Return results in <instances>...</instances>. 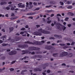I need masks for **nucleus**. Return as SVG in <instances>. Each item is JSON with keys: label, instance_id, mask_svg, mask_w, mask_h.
I'll return each mask as SVG.
<instances>
[{"label": "nucleus", "instance_id": "obj_11", "mask_svg": "<svg viewBox=\"0 0 75 75\" xmlns=\"http://www.w3.org/2000/svg\"><path fill=\"white\" fill-rule=\"evenodd\" d=\"M42 70L41 69H40L39 68H38V67H36L34 69V71H39V72L40 71H41Z\"/></svg>", "mask_w": 75, "mask_h": 75}, {"label": "nucleus", "instance_id": "obj_63", "mask_svg": "<svg viewBox=\"0 0 75 75\" xmlns=\"http://www.w3.org/2000/svg\"><path fill=\"white\" fill-rule=\"evenodd\" d=\"M57 28L59 30V29H60V28H61V27H60V26H57Z\"/></svg>", "mask_w": 75, "mask_h": 75}, {"label": "nucleus", "instance_id": "obj_3", "mask_svg": "<svg viewBox=\"0 0 75 75\" xmlns=\"http://www.w3.org/2000/svg\"><path fill=\"white\" fill-rule=\"evenodd\" d=\"M38 31H39L40 32H41L43 34H49L50 32L47 30H42V29H39L38 30Z\"/></svg>", "mask_w": 75, "mask_h": 75}, {"label": "nucleus", "instance_id": "obj_51", "mask_svg": "<svg viewBox=\"0 0 75 75\" xmlns=\"http://www.w3.org/2000/svg\"><path fill=\"white\" fill-rule=\"evenodd\" d=\"M38 57L40 58H42V56L40 55H38Z\"/></svg>", "mask_w": 75, "mask_h": 75}, {"label": "nucleus", "instance_id": "obj_27", "mask_svg": "<svg viewBox=\"0 0 75 75\" xmlns=\"http://www.w3.org/2000/svg\"><path fill=\"white\" fill-rule=\"evenodd\" d=\"M72 8V6H69L67 7V8H68V9H71Z\"/></svg>", "mask_w": 75, "mask_h": 75}, {"label": "nucleus", "instance_id": "obj_28", "mask_svg": "<svg viewBox=\"0 0 75 75\" xmlns=\"http://www.w3.org/2000/svg\"><path fill=\"white\" fill-rule=\"evenodd\" d=\"M24 33H26V31H24V32H23V31H22V32H21L20 33V34H21V35H22V34H24Z\"/></svg>", "mask_w": 75, "mask_h": 75}, {"label": "nucleus", "instance_id": "obj_42", "mask_svg": "<svg viewBox=\"0 0 75 75\" xmlns=\"http://www.w3.org/2000/svg\"><path fill=\"white\" fill-rule=\"evenodd\" d=\"M49 39L50 40H54V39H55V38L54 37H50L49 38Z\"/></svg>", "mask_w": 75, "mask_h": 75}, {"label": "nucleus", "instance_id": "obj_14", "mask_svg": "<svg viewBox=\"0 0 75 75\" xmlns=\"http://www.w3.org/2000/svg\"><path fill=\"white\" fill-rule=\"evenodd\" d=\"M34 14H35V12H34V13L32 12L31 13H28L27 14V16L34 15Z\"/></svg>", "mask_w": 75, "mask_h": 75}, {"label": "nucleus", "instance_id": "obj_5", "mask_svg": "<svg viewBox=\"0 0 75 75\" xmlns=\"http://www.w3.org/2000/svg\"><path fill=\"white\" fill-rule=\"evenodd\" d=\"M30 50H22V52L23 53H22V55L23 54H31V52H30Z\"/></svg>", "mask_w": 75, "mask_h": 75}, {"label": "nucleus", "instance_id": "obj_48", "mask_svg": "<svg viewBox=\"0 0 75 75\" xmlns=\"http://www.w3.org/2000/svg\"><path fill=\"white\" fill-rule=\"evenodd\" d=\"M33 4L35 5V6H37V4L35 2H34L33 3Z\"/></svg>", "mask_w": 75, "mask_h": 75}, {"label": "nucleus", "instance_id": "obj_25", "mask_svg": "<svg viewBox=\"0 0 75 75\" xmlns=\"http://www.w3.org/2000/svg\"><path fill=\"white\" fill-rule=\"evenodd\" d=\"M69 47L67 46H66L63 47L64 49H67V48H68Z\"/></svg>", "mask_w": 75, "mask_h": 75}, {"label": "nucleus", "instance_id": "obj_18", "mask_svg": "<svg viewBox=\"0 0 75 75\" xmlns=\"http://www.w3.org/2000/svg\"><path fill=\"white\" fill-rule=\"evenodd\" d=\"M7 4V3L5 2H1L0 4L1 6H2V5H3V4Z\"/></svg>", "mask_w": 75, "mask_h": 75}, {"label": "nucleus", "instance_id": "obj_23", "mask_svg": "<svg viewBox=\"0 0 75 75\" xmlns=\"http://www.w3.org/2000/svg\"><path fill=\"white\" fill-rule=\"evenodd\" d=\"M22 4V3H19V4H18V6H19V7H20V8H22L21 5Z\"/></svg>", "mask_w": 75, "mask_h": 75}, {"label": "nucleus", "instance_id": "obj_2", "mask_svg": "<svg viewBox=\"0 0 75 75\" xmlns=\"http://www.w3.org/2000/svg\"><path fill=\"white\" fill-rule=\"evenodd\" d=\"M28 49L30 51H33V50H38V51H40V48L34 47H30L28 48Z\"/></svg>", "mask_w": 75, "mask_h": 75}, {"label": "nucleus", "instance_id": "obj_8", "mask_svg": "<svg viewBox=\"0 0 75 75\" xmlns=\"http://www.w3.org/2000/svg\"><path fill=\"white\" fill-rule=\"evenodd\" d=\"M45 49H47V50H53V48H54L53 47H52L51 46H46L45 47Z\"/></svg>", "mask_w": 75, "mask_h": 75}, {"label": "nucleus", "instance_id": "obj_53", "mask_svg": "<svg viewBox=\"0 0 75 75\" xmlns=\"http://www.w3.org/2000/svg\"><path fill=\"white\" fill-rule=\"evenodd\" d=\"M15 62H16V61H13L11 62V64H14Z\"/></svg>", "mask_w": 75, "mask_h": 75}, {"label": "nucleus", "instance_id": "obj_13", "mask_svg": "<svg viewBox=\"0 0 75 75\" xmlns=\"http://www.w3.org/2000/svg\"><path fill=\"white\" fill-rule=\"evenodd\" d=\"M54 37H56V38H62V36L60 35H54Z\"/></svg>", "mask_w": 75, "mask_h": 75}, {"label": "nucleus", "instance_id": "obj_43", "mask_svg": "<svg viewBox=\"0 0 75 75\" xmlns=\"http://www.w3.org/2000/svg\"><path fill=\"white\" fill-rule=\"evenodd\" d=\"M75 43V42H72V43L71 44V45H74V44Z\"/></svg>", "mask_w": 75, "mask_h": 75}, {"label": "nucleus", "instance_id": "obj_40", "mask_svg": "<svg viewBox=\"0 0 75 75\" xmlns=\"http://www.w3.org/2000/svg\"><path fill=\"white\" fill-rule=\"evenodd\" d=\"M25 30V28H21V31H23L24 30Z\"/></svg>", "mask_w": 75, "mask_h": 75}, {"label": "nucleus", "instance_id": "obj_47", "mask_svg": "<svg viewBox=\"0 0 75 75\" xmlns=\"http://www.w3.org/2000/svg\"><path fill=\"white\" fill-rule=\"evenodd\" d=\"M31 55H34L35 54V52H33L31 53Z\"/></svg>", "mask_w": 75, "mask_h": 75}, {"label": "nucleus", "instance_id": "obj_45", "mask_svg": "<svg viewBox=\"0 0 75 75\" xmlns=\"http://www.w3.org/2000/svg\"><path fill=\"white\" fill-rule=\"evenodd\" d=\"M10 71H14V69L13 68H11L10 69Z\"/></svg>", "mask_w": 75, "mask_h": 75}, {"label": "nucleus", "instance_id": "obj_55", "mask_svg": "<svg viewBox=\"0 0 75 75\" xmlns=\"http://www.w3.org/2000/svg\"><path fill=\"white\" fill-rule=\"evenodd\" d=\"M69 72H71V73H74V71H69Z\"/></svg>", "mask_w": 75, "mask_h": 75}, {"label": "nucleus", "instance_id": "obj_22", "mask_svg": "<svg viewBox=\"0 0 75 75\" xmlns=\"http://www.w3.org/2000/svg\"><path fill=\"white\" fill-rule=\"evenodd\" d=\"M61 27H62V29L63 30L65 31V29H66V27H65L64 26L62 25V26Z\"/></svg>", "mask_w": 75, "mask_h": 75}, {"label": "nucleus", "instance_id": "obj_9", "mask_svg": "<svg viewBox=\"0 0 75 75\" xmlns=\"http://www.w3.org/2000/svg\"><path fill=\"white\" fill-rule=\"evenodd\" d=\"M17 54V51L13 50L10 52V55H16Z\"/></svg>", "mask_w": 75, "mask_h": 75}, {"label": "nucleus", "instance_id": "obj_50", "mask_svg": "<svg viewBox=\"0 0 75 75\" xmlns=\"http://www.w3.org/2000/svg\"><path fill=\"white\" fill-rule=\"evenodd\" d=\"M57 16H59V17H61V15H60L59 14H57Z\"/></svg>", "mask_w": 75, "mask_h": 75}, {"label": "nucleus", "instance_id": "obj_20", "mask_svg": "<svg viewBox=\"0 0 75 75\" xmlns=\"http://www.w3.org/2000/svg\"><path fill=\"white\" fill-rule=\"evenodd\" d=\"M17 18H18L17 16H15L14 17H11V20H15V19H16Z\"/></svg>", "mask_w": 75, "mask_h": 75}, {"label": "nucleus", "instance_id": "obj_57", "mask_svg": "<svg viewBox=\"0 0 75 75\" xmlns=\"http://www.w3.org/2000/svg\"><path fill=\"white\" fill-rule=\"evenodd\" d=\"M67 26L69 27H70L71 26V24H69Z\"/></svg>", "mask_w": 75, "mask_h": 75}, {"label": "nucleus", "instance_id": "obj_16", "mask_svg": "<svg viewBox=\"0 0 75 75\" xmlns=\"http://www.w3.org/2000/svg\"><path fill=\"white\" fill-rule=\"evenodd\" d=\"M27 72V70H22L21 71V74L22 75H24V72Z\"/></svg>", "mask_w": 75, "mask_h": 75}, {"label": "nucleus", "instance_id": "obj_26", "mask_svg": "<svg viewBox=\"0 0 75 75\" xmlns=\"http://www.w3.org/2000/svg\"><path fill=\"white\" fill-rule=\"evenodd\" d=\"M3 8L4 9H5V10H6H6H9L10 9V8L8 7L6 8H5V7H3Z\"/></svg>", "mask_w": 75, "mask_h": 75}, {"label": "nucleus", "instance_id": "obj_61", "mask_svg": "<svg viewBox=\"0 0 75 75\" xmlns=\"http://www.w3.org/2000/svg\"><path fill=\"white\" fill-rule=\"evenodd\" d=\"M28 18H30L31 19H33V17L29 16L28 17Z\"/></svg>", "mask_w": 75, "mask_h": 75}, {"label": "nucleus", "instance_id": "obj_19", "mask_svg": "<svg viewBox=\"0 0 75 75\" xmlns=\"http://www.w3.org/2000/svg\"><path fill=\"white\" fill-rule=\"evenodd\" d=\"M50 4H55V2L54 1H50Z\"/></svg>", "mask_w": 75, "mask_h": 75}, {"label": "nucleus", "instance_id": "obj_30", "mask_svg": "<svg viewBox=\"0 0 75 75\" xmlns=\"http://www.w3.org/2000/svg\"><path fill=\"white\" fill-rule=\"evenodd\" d=\"M4 69H5V67H4L3 69H0V72H2Z\"/></svg>", "mask_w": 75, "mask_h": 75}, {"label": "nucleus", "instance_id": "obj_12", "mask_svg": "<svg viewBox=\"0 0 75 75\" xmlns=\"http://www.w3.org/2000/svg\"><path fill=\"white\" fill-rule=\"evenodd\" d=\"M45 13H54V11H53V10H47L45 11Z\"/></svg>", "mask_w": 75, "mask_h": 75}, {"label": "nucleus", "instance_id": "obj_6", "mask_svg": "<svg viewBox=\"0 0 75 75\" xmlns=\"http://www.w3.org/2000/svg\"><path fill=\"white\" fill-rule=\"evenodd\" d=\"M18 47H20V48H25L28 47V45L27 44H25L23 45H18Z\"/></svg>", "mask_w": 75, "mask_h": 75}, {"label": "nucleus", "instance_id": "obj_10", "mask_svg": "<svg viewBox=\"0 0 75 75\" xmlns=\"http://www.w3.org/2000/svg\"><path fill=\"white\" fill-rule=\"evenodd\" d=\"M32 4L33 3L31 2H29V6H30L28 7V9H31V8H32L33 7V6L32 5Z\"/></svg>", "mask_w": 75, "mask_h": 75}, {"label": "nucleus", "instance_id": "obj_44", "mask_svg": "<svg viewBox=\"0 0 75 75\" xmlns=\"http://www.w3.org/2000/svg\"><path fill=\"white\" fill-rule=\"evenodd\" d=\"M70 57H72L73 56V54H72L71 53H70Z\"/></svg>", "mask_w": 75, "mask_h": 75}, {"label": "nucleus", "instance_id": "obj_31", "mask_svg": "<svg viewBox=\"0 0 75 75\" xmlns=\"http://www.w3.org/2000/svg\"><path fill=\"white\" fill-rule=\"evenodd\" d=\"M57 25H60L61 27L62 26V25H61L60 23H56Z\"/></svg>", "mask_w": 75, "mask_h": 75}, {"label": "nucleus", "instance_id": "obj_35", "mask_svg": "<svg viewBox=\"0 0 75 75\" xmlns=\"http://www.w3.org/2000/svg\"><path fill=\"white\" fill-rule=\"evenodd\" d=\"M2 46H4V47H5L6 46H7V44H6L5 43H3L2 44Z\"/></svg>", "mask_w": 75, "mask_h": 75}, {"label": "nucleus", "instance_id": "obj_32", "mask_svg": "<svg viewBox=\"0 0 75 75\" xmlns=\"http://www.w3.org/2000/svg\"><path fill=\"white\" fill-rule=\"evenodd\" d=\"M40 10V8L38 7V8H36L35 10H34V11H35V10H37V11H38V10Z\"/></svg>", "mask_w": 75, "mask_h": 75}, {"label": "nucleus", "instance_id": "obj_7", "mask_svg": "<svg viewBox=\"0 0 75 75\" xmlns=\"http://www.w3.org/2000/svg\"><path fill=\"white\" fill-rule=\"evenodd\" d=\"M34 34L35 35H37V36H41L42 35V33H40L38 32H35L34 33Z\"/></svg>", "mask_w": 75, "mask_h": 75}, {"label": "nucleus", "instance_id": "obj_36", "mask_svg": "<svg viewBox=\"0 0 75 75\" xmlns=\"http://www.w3.org/2000/svg\"><path fill=\"white\" fill-rule=\"evenodd\" d=\"M2 38H3V40H4V38L5 39H6V36L5 35V36H4L2 37Z\"/></svg>", "mask_w": 75, "mask_h": 75}, {"label": "nucleus", "instance_id": "obj_34", "mask_svg": "<svg viewBox=\"0 0 75 75\" xmlns=\"http://www.w3.org/2000/svg\"><path fill=\"white\" fill-rule=\"evenodd\" d=\"M6 59V57H3L1 58V59L2 60H4V59Z\"/></svg>", "mask_w": 75, "mask_h": 75}, {"label": "nucleus", "instance_id": "obj_33", "mask_svg": "<svg viewBox=\"0 0 75 75\" xmlns=\"http://www.w3.org/2000/svg\"><path fill=\"white\" fill-rule=\"evenodd\" d=\"M45 7L46 8H50V7H52V5H50L49 6H46Z\"/></svg>", "mask_w": 75, "mask_h": 75}, {"label": "nucleus", "instance_id": "obj_58", "mask_svg": "<svg viewBox=\"0 0 75 75\" xmlns=\"http://www.w3.org/2000/svg\"><path fill=\"white\" fill-rule=\"evenodd\" d=\"M47 73H50V70H48L47 71Z\"/></svg>", "mask_w": 75, "mask_h": 75}, {"label": "nucleus", "instance_id": "obj_39", "mask_svg": "<svg viewBox=\"0 0 75 75\" xmlns=\"http://www.w3.org/2000/svg\"><path fill=\"white\" fill-rule=\"evenodd\" d=\"M59 3H60L61 5H64V3L62 1H60Z\"/></svg>", "mask_w": 75, "mask_h": 75}, {"label": "nucleus", "instance_id": "obj_64", "mask_svg": "<svg viewBox=\"0 0 75 75\" xmlns=\"http://www.w3.org/2000/svg\"><path fill=\"white\" fill-rule=\"evenodd\" d=\"M42 74L43 75H46V74L45 72H42Z\"/></svg>", "mask_w": 75, "mask_h": 75}, {"label": "nucleus", "instance_id": "obj_17", "mask_svg": "<svg viewBox=\"0 0 75 75\" xmlns=\"http://www.w3.org/2000/svg\"><path fill=\"white\" fill-rule=\"evenodd\" d=\"M58 53H54L53 54V56L54 57H58Z\"/></svg>", "mask_w": 75, "mask_h": 75}, {"label": "nucleus", "instance_id": "obj_4", "mask_svg": "<svg viewBox=\"0 0 75 75\" xmlns=\"http://www.w3.org/2000/svg\"><path fill=\"white\" fill-rule=\"evenodd\" d=\"M67 55H68L67 52H64L60 53L59 57H63L64 56H67Z\"/></svg>", "mask_w": 75, "mask_h": 75}, {"label": "nucleus", "instance_id": "obj_59", "mask_svg": "<svg viewBox=\"0 0 75 75\" xmlns=\"http://www.w3.org/2000/svg\"><path fill=\"white\" fill-rule=\"evenodd\" d=\"M25 28H28V25H26L25 26Z\"/></svg>", "mask_w": 75, "mask_h": 75}, {"label": "nucleus", "instance_id": "obj_62", "mask_svg": "<svg viewBox=\"0 0 75 75\" xmlns=\"http://www.w3.org/2000/svg\"><path fill=\"white\" fill-rule=\"evenodd\" d=\"M36 26L37 27V28H38V27H40V25H36Z\"/></svg>", "mask_w": 75, "mask_h": 75}, {"label": "nucleus", "instance_id": "obj_56", "mask_svg": "<svg viewBox=\"0 0 75 75\" xmlns=\"http://www.w3.org/2000/svg\"><path fill=\"white\" fill-rule=\"evenodd\" d=\"M61 1H63L64 3H65V2H66L67 1V0H61Z\"/></svg>", "mask_w": 75, "mask_h": 75}, {"label": "nucleus", "instance_id": "obj_1", "mask_svg": "<svg viewBox=\"0 0 75 75\" xmlns=\"http://www.w3.org/2000/svg\"><path fill=\"white\" fill-rule=\"evenodd\" d=\"M44 42H45V41L43 40L41 42H35V43L28 41L27 42L25 41L24 43V44H32V45L35 44L37 45H42V43H44Z\"/></svg>", "mask_w": 75, "mask_h": 75}, {"label": "nucleus", "instance_id": "obj_24", "mask_svg": "<svg viewBox=\"0 0 75 75\" xmlns=\"http://www.w3.org/2000/svg\"><path fill=\"white\" fill-rule=\"evenodd\" d=\"M14 30V28L13 27H12L11 28H10V32H11V31H12Z\"/></svg>", "mask_w": 75, "mask_h": 75}, {"label": "nucleus", "instance_id": "obj_49", "mask_svg": "<svg viewBox=\"0 0 75 75\" xmlns=\"http://www.w3.org/2000/svg\"><path fill=\"white\" fill-rule=\"evenodd\" d=\"M11 10H14V8L13 7H12L11 8Z\"/></svg>", "mask_w": 75, "mask_h": 75}, {"label": "nucleus", "instance_id": "obj_41", "mask_svg": "<svg viewBox=\"0 0 75 75\" xmlns=\"http://www.w3.org/2000/svg\"><path fill=\"white\" fill-rule=\"evenodd\" d=\"M59 45H60L61 46H65V44H62V43L60 44H59Z\"/></svg>", "mask_w": 75, "mask_h": 75}, {"label": "nucleus", "instance_id": "obj_60", "mask_svg": "<svg viewBox=\"0 0 75 75\" xmlns=\"http://www.w3.org/2000/svg\"><path fill=\"white\" fill-rule=\"evenodd\" d=\"M62 66H66V64L65 63H63L62 64Z\"/></svg>", "mask_w": 75, "mask_h": 75}, {"label": "nucleus", "instance_id": "obj_15", "mask_svg": "<svg viewBox=\"0 0 75 75\" xmlns=\"http://www.w3.org/2000/svg\"><path fill=\"white\" fill-rule=\"evenodd\" d=\"M49 64L48 63H46L45 64H44V66H45V67H43V69H45L46 68V67H48V66L49 65Z\"/></svg>", "mask_w": 75, "mask_h": 75}, {"label": "nucleus", "instance_id": "obj_38", "mask_svg": "<svg viewBox=\"0 0 75 75\" xmlns=\"http://www.w3.org/2000/svg\"><path fill=\"white\" fill-rule=\"evenodd\" d=\"M69 19V18L68 17H66L65 18V21H68V20Z\"/></svg>", "mask_w": 75, "mask_h": 75}, {"label": "nucleus", "instance_id": "obj_52", "mask_svg": "<svg viewBox=\"0 0 75 75\" xmlns=\"http://www.w3.org/2000/svg\"><path fill=\"white\" fill-rule=\"evenodd\" d=\"M62 42V41L61 40H58L57 41V43H58V42Z\"/></svg>", "mask_w": 75, "mask_h": 75}, {"label": "nucleus", "instance_id": "obj_54", "mask_svg": "<svg viewBox=\"0 0 75 75\" xmlns=\"http://www.w3.org/2000/svg\"><path fill=\"white\" fill-rule=\"evenodd\" d=\"M53 16H54V14H52L50 16L51 17H52Z\"/></svg>", "mask_w": 75, "mask_h": 75}, {"label": "nucleus", "instance_id": "obj_46", "mask_svg": "<svg viewBox=\"0 0 75 75\" xmlns=\"http://www.w3.org/2000/svg\"><path fill=\"white\" fill-rule=\"evenodd\" d=\"M15 15H14V14L13 13H12L11 14V17H14Z\"/></svg>", "mask_w": 75, "mask_h": 75}, {"label": "nucleus", "instance_id": "obj_37", "mask_svg": "<svg viewBox=\"0 0 75 75\" xmlns=\"http://www.w3.org/2000/svg\"><path fill=\"white\" fill-rule=\"evenodd\" d=\"M51 21H48L47 22V24H50L51 23Z\"/></svg>", "mask_w": 75, "mask_h": 75}, {"label": "nucleus", "instance_id": "obj_21", "mask_svg": "<svg viewBox=\"0 0 75 75\" xmlns=\"http://www.w3.org/2000/svg\"><path fill=\"white\" fill-rule=\"evenodd\" d=\"M68 14H69L70 16H73L74 15V14L73 13H72L71 12H69L68 13Z\"/></svg>", "mask_w": 75, "mask_h": 75}, {"label": "nucleus", "instance_id": "obj_29", "mask_svg": "<svg viewBox=\"0 0 75 75\" xmlns=\"http://www.w3.org/2000/svg\"><path fill=\"white\" fill-rule=\"evenodd\" d=\"M67 3L68 4H71V1H67Z\"/></svg>", "mask_w": 75, "mask_h": 75}]
</instances>
